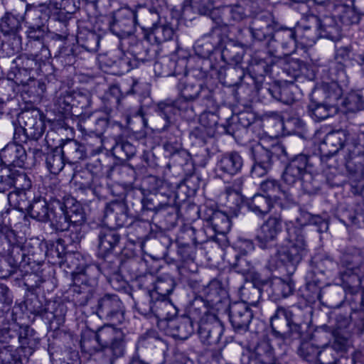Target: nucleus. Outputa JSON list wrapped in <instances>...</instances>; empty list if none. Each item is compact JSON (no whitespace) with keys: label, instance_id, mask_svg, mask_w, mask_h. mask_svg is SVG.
Masks as SVG:
<instances>
[{"label":"nucleus","instance_id":"obj_55","mask_svg":"<svg viewBox=\"0 0 364 364\" xmlns=\"http://www.w3.org/2000/svg\"><path fill=\"white\" fill-rule=\"evenodd\" d=\"M73 115H80L82 114L83 110L89 107L91 105V94L85 91L72 92Z\"/></svg>","mask_w":364,"mask_h":364},{"label":"nucleus","instance_id":"obj_1","mask_svg":"<svg viewBox=\"0 0 364 364\" xmlns=\"http://www.w3.org/2000/svg\"><path fill=\"white\" fill-rule=\"evenodd\" d=\"M43 259V249L38 243L35 246H31L30 243L23 245L16 239L9 243L6 261L10 267L16 272L18 269L25 274L38 277L36 287L46 281L44 269L41 268L44 265Z\"/></svg>","mask_w":364,"mask_h":364},{"label":"nucleus","instance_id":"obj_59","mask_svg":"<svg viewBox=\"0 0 364 364\" xmlns=\"http://www.w3.org/2000/svg\"><path fill=\"white\" fill-rule=\"evenodd\" d=\"M206 301L212 304L220 302L222 299L226 296V291L221 287L218 281H212L203 289Z\"/></svg>","mask_w":364,"mask_h":364},{"label":"nucleus","instance_id":"obj_43","mask_svg":"<svg viewBox=\"0 0 364 364\" xmlns=\"http://www.w3.org/2000/svg\"><path fill=\"white\" fill-rule=\"evenodd\" d=\"M269 288L272 290L271 296L274 300H277L292 294L294 290V284L289 278L287 280L276 278L270 282Z\"/></svg>","mask_w":364,"mask_h":364},{"label":"nucleus","instance_id":"obj_41","mask_svg":"<svg viewBox=\"0 0 364 364\" xmlns=\"http://www.w3.org/2000/svg\"><path fill=\"white\" fill-rule=\"evenodd\" d=\"M143 189L149 193L173 195V187L167 181L155 176H148L143 179Z\"/></svg>","mask_w":364,"mask_h":364},{"label":"nucleus","instance_id":"obj_5","mask_svg":"<svg viewBox=\"0 0 364 364\" xmlns=\"http://www.w3.org/2000/svg\"><path fill=\"white\" fill-rule=\"evenodd\" d=\"M30 311L46 320L50 328L54 331L58 329L65 322L67 312L66 306L62 303L48 302L43 307L37 297L31 299L28 303Z\"/></svg>","mask_w":364,"mask_h":364},{"label":"nucleus","instance_id":"obj_57","mask_svg":"<svg viewBox=\"0 0 364 364\" xmlns=\"http://www.w3.org/2000/svg\"><path fill=\"white\" fill-rule=\"evenodd\" d=\"M213 8L212 0H185L183 12L185 13L190 9L200 15H209L213 13Z\"/></svg>","mask_w":364,"mask_h":364},{"label":"nucleus","instance_id":"obj_36","mask_svg":"<svg viewBox=\"0 0 364 364\" xmlns=\"http://www.w3.org/2000/svg\"><path fill=\"white\" fill-rule=\"evenodd\" d=\"M50 200L48 202L41 196L34 198L31 202L27 213L31 218L42 223L48 222L51 213Z\"/></svg>","mask_w":364,"mask_h":364},{"label":"nucleus","instance_id":"obj_16","mask_svg":"<svg viewBox=\"0 0 364 364\" xmlns=\"http://www.w3.org/2000/svg\"><path fill=\"white\" fill-rule=\"evenodd\" d=\"M275 22L270 14H262L253 18L250 31L254 39L263 41L274 38Z\"/></svg>","mask_w":364,"mask_h":364},{"label":"nucleus","instance_id":"obj_30","mask_svg":"<svg viewBox=\"0 0 364 364\" xmlns=\"http://www.w3.org/2000/svg\"><path fill=\"white\" fill-rule=\"evenodd\" d=\"M53 9L50 2L28 9L25 15L29 23L28 26L48 27L46 23Z\"/></svg>","mask_w":364,"mask_h":364},{"label":"nucleus","instance_id":"obj_11","mask_svg":"<svg viewBox=\"0 0 364 364\" xmlns=\"http://www.w3.org/2000/svg\"><path fill=\"white\" fill-rule=\"evenodd\" d=\"M223 331V323L215 314L207 315L198 326L200 339L208 346L218 344Z\"/></svg>","mask_w":364,"mask_h":364},{"label":"nucleus","instance_id":"obj_42","mask_svg":"<svg viewBox=\"0 0 364 364\" xmlns=\"http://www.w3.org/2000/svg\"><path fill=\"white\" fill-rule=\"evenodd\" d=\"M242 165V159L237 152H231L224 155L218 164L220 171L225 174L231 176L238 173Z\"/></svg>","mask_w":364,"mask_h":364},{"label":"nucleus","instance_id":"obj_10","mask_svg":"<svg viewBox=\"0 0 364 364\" xmlns=\"http://www.w3.org/2000/svg\"><path fill=\"white\" fill-rule=\"evenodd\" d=\"M97 314L100 318L122 323L124 320V306L118 296L106 294L97 301Z\"/></svg>","mask_w":364,"mask_h":364},{"label":"nucleus","instance_id":"obj_12","mask_svg":"<svg viewBox=\"0 0 364 364\" xmlns=\"http://www.w3.org/2000/svg\"><path fill=\"white\" fill-rule=\"evenodd\" d=\"M282 230V219L269 217L260 227L256 236L258 246L262 249H270L276 246L277 236Z\"/></svg>","mask_w":364,"mask_h":364},{"label":"nucleus","instance_id":"obj_58","mask_svg":"<svg viewBox=\"0 0 364 364\" xmlns=\"http://www.w3.org/2000/svg\"><path fill=\"white\" fill-rule=\"evenodd\" d=\"M10 206L21 212H27L31 203L28 201L27 193L23 190H15L7 196Z\"/></svg>","mask_w":364,"mask_h":364},{"label":"nucleus","instance_id":"obj_38","mask_svg":"<svg viewBox=\"0 0 364 364\" xmlns=\"http://www.w3.org/2000/svg\"><path fill=\"white\" fill-rule=\"evenodd\" d=\"M174 34V29L170 23L163 18L160 23L151 27V29L148 31L144 36L149 41H154L157 44H161L164 42L172 39Z\"/></svg>","mask_w":364,"mask_h":364},{"label":"nucleus","instance_id":"obj_49","mask_svg":"<svg viewBox=\"0 0 364 364\" xmlns=\"http://www.w3.org/2000/svg\"><path fill=\"white\" fill-rule=\"evenodd\" d=\"M80 347L84 353L89 355H92L101 350L95 331L90 328H86L82 331L80 339Z\"/></svg>","mask_w":364,"mask_h":364},{"label":"nucleus","instance_id":"obj_4","mask_svg":"<svg viewBox=\"0 0 364 364\" xmlns=\"http://www.w3.org/2000/svg\"><path fill=\"white\" fill-rule=\"evenodd\" d=\"M95 333H96L101 350H105L106 353L111 355L109 358V364H114L117 358L124 355V334L120 329L110 325H105L100 327Z\"/></svg>","mask_w":364,"mask_h":364},{"label":"nucleus","instance_id":"obj_21","mask_svg":"<svg viewBox=\"0 0 364 364\" xmlns=\"http://www.w3.org/2000/svg\"><path fill=\"white\" fill-rule=\"evenodd\" d=\"M336 18L335 14L334 16H324L322 18L317 16H311L319 31L320 36L333 41H338L342 37L341 26Z\"/></svg>","mask_w":364,"mask_h":364},{"label":"nucleus","instance_id":"obj_19","mask_svg":"<svg viewBox=\"0 0 364 364\" xmlns=\"http://www.w3.org/2000/svg\"><path fill=\"white\" fill-rule=\"evenodd\" d=\"M27 154L23 146L17 141L8 144L0 151L1 164L22 168L26 164Z\"/></svg>","mask_w":364,"mask_h":364},{"label":"nucleus","instance_id":"obj_8","mask_svg":"<svg viewBox=\"0 0 364 364\" xmlns=\"http://www.w3.org/2000/svg\"><path fill=\"white\" fill-rule=\"evenodd\" d=\"M293 317L289 309L279 306L270 318L272 334L276 338L285 339L293 331L299 332L301 326L294 322Z\"/></svg>","mask_w":364,"mask_h":364},{"label":"nucleus","instance_id":"obj_52","mask_svg":"<svg viewBox=\"0 0 364 364\" xmlns=\"http://www.w3.org/2000/svg\"><path fill=\"white\" fill-rule=\"evenodd\" d=\"M217 70L208 60H204L200 65L192 68L190 70L188 77H192L196 81H200L203 84L204 80L212 78Z\"/></svg>","mask_w":364,"mask_h":364},{"label":"nucleus","instance_id":"obj_54","mask_svg":"<svg viewBox=\"0 0 364 364\" xmlns=\"http://www.w3.org/2000/svg\"><path fill=\"white\" fill-rule=\"evenodd\" d=\"M188 318H191L192 321H196L198 325L203 320L207 315L213 314L208 312L206 301L202 297H196L190 305Z\"/></svg>","mask_w":364,"mask_h":364},{"label":"nucleus","instance_id":"obj_20","mask_svg":"<svg viewBox=\"0 0 364 364\" xmlns=\"http://www.w3.org/2000/svg\"><path fill=\"white\" fill-rule=\"evenodd\" d=\"M104 218L107 224L114 229L129 224L127 208L125 203L114 200L108 203L105 210Z\"/></svg>","mask_w":364,"mask_h":364},{"label":"nucleus","instance_id":"obj_27","mask_svg":"<svg viewBox=\"0 0 364 364\" xmlns=\"http://www.w3.org/2000/svg\"><path fill=\"white\" fill-rule=\"evenodd\" d=\"M50 205L51 213L48 221L50 223L51 228L57 232L68 230L71 223L61 200L56 198H50Z\"/></svg>","mask_w":364,"mask_h":364},{"label":"nucleus","instance_id":"obj_29","mask_svg":"<svg viewBox=\"0 0 364 364\" xmlns=\"http://www.w3.org/2000/svg\"><path fill=\"white\" fill-rule=\"evenodd\" d=\"M44 256L46 255L50 262L54 264H59L61 266L64 263H67L68 266H74V259H76L75 254L67 252L64 245V241L62 239H58L55 245H52L46 252H44Z\"/></svg>","mask_w":364,"mask_h":364},{"label":"nucleus","instance_id":"obj_15","mask_svg":"<svg viewBox=\"0 0 364 364\" xmlns=\"http://www.w3.org/2000/svg\"><path fill=\"white\" fill-rule=\"evenodd\" d=\"M309 166L310 164L307 155H296L286 165L282 173L283 181L289 186L294 185L299 181L304 173L308 171Z\"/></svg>","mask_w":364,"mask_h":364},{"label":"nucleus","instance_id":"obj_33","mask_svg":"<svg viewBox=\"0 0 364 364\" xmlns=\"http://www.w3.org/2000/svg\"><path fill=\"white\" fill-rule=\"evenodd\" d=\"M136 14L139 25L144 31V35L151 29V27L160 23L163 19L155 8L140 7L134 11Z\"/></svg>","mask_w":364,"mask_h":364},{"label":"nucleus","instance_id":"obj_28","mask_svg":"<svg viewBox=\"0 0 364 364\" xmlns=\"http://www.w3.org/2000/svg\"><path fill=\"white\" fill-rule=\"evenodd\" d=\"M247 48V45L228 38L221 49V58L226 63L237 65L242 62Z\"/></svg>","mask_w":364,"mask_h":364},{"label":"nucleus","instance_id":"obj_2","mask_svg":"<svg viewBox=\"0 0 364 364\" xmlns=\"http://www.w3.org/2000/svg\"><path fill=\"white\" fill-rule=\"evenodd\" d=\"M164 122H159L161 132H166L167 140L164 144V149L173 162L183 168L187 175L194 173L195 167L190 154L183 148L182 132L176 124H172L173 109L171 107L161 108Z\"/></svg>","mask_w":364,"mask_h":364},{"label":"nucleus","instance_id":"obj_62","mask_svg":"<svg viewBox=\"0 0 364 364\" xmlns=\"http://www.w3.org/2000/svg\"><path fill=\"white\" fill-rule=\"evenodd\" d=\"M21 27L20 19L11 13H6L0 23L1 31L5 34L14 35Z\"/></svg>","mask_w":364,"mask_h":364},{"label":"nucleus","instance_id":"obj_60","mask_svg":"<svg viewBox=\"0 0 364 364\" xmlns=\"http://www.w3.org/2000/svg\"><path fill=\"white\" fill-rule=\"evenodd\" d=\"M208 42L211 48L222 49L226 41L228 39L226 35L223 33L222 29L218 26L213 27L210 32L204 34L202 37Z\"/></svg>","mask_w":364,"mask_h":364},{"label":"nucleus","instance_id":"obj_45","mask_svg":"<svg viewBox=\"0 0 364 364\" xmlns=\"http://www.w3.org/2000/svg\"><path fill=\"white\" fill-rule=\"evenodd\" d=\"M100 41V36L95 31L82 29L77 34V43L90 52H95L97 50Z\"/></svg>","mask_w":364,"mask_h":364},{"label":"nucleus","instance_id":"obj_23","mask_svg":"<svg viewBox=\"0 0 364 364\" xmlns=\"http://www.w3.org/2000/svg\"><path fill=\"white\" fill-rule=\"evenodd\" d=\"M348 139L346 130H337L326 134L319 145V150L323 156H332L343 148Z\"/></svg>","mask_w":364,"mask_h":364},{"label":"nucleus","instance_id":"obj_64","mask_svg":"<svg viewBox=\"0 0 364 364\" xmlns=\"http://www.w3.org/2000/svg\"><path fill=\"white\" fill-rule=\"evenodd\" d=\"M240 295L243 299L242 303L256 306L260 300L262 291L260 289L246 284L240 288Z\"/></svg>","mask_w":364,"mask_h":364},{"label":"nucleus","instance_id":"obj_22","mask_svg":"<svg viewBox=\"0 0 364 364\" xmlns=\"http://www.w3.org/2000/svg\"><path fill=\"white\" fill-rule=\"evenodd\" d=\"M311 95L316 100H320L329 105H333L339 110L338 102L343 95L342 89L336 82L323 83L314 89Z\"/></svg>","mask_w":364,"mask_h":364},{"label":"nucleus","instance_id":"obj_9","mask_svg":"<svg viewBox=\"0 0 364 364\" xmlns=\"http://www.w3.org/2000/svg\"><path fill=\"white\" fill-rule=\"evenodd\" d=\"M138 23L136 14L129 8L124 7L118 9L112 14L109 22L110 31L119 38L131 36Z\"/></svg>","mask_w":364,"mask_h":364},{"label":"nucleus","instance_id":"obj_26","mask_svg":"<svg viewBox=\"0 0 364 364\" xmlns=\"http://www.w3.org/2000/svg\"><path fill=\"white\" fill-rule=\"evenodd\" d=\"M120 240L121 235L114 228H100L97 232L98 256L105 257L110 255Z\"/></svg>","mask_w":364,"mask_h":364},{"label":"nucleus","instance_id":"obj_17","mask_svg":"<svg viewBox=\"0 0 364 364\" xmlns=\"http://www.w3.org/2000/svg\"><path fill=\"white\" fill-rule=\"evenodd\" d=\"M230 322L235 331H246L253 317L252 312L245 303L235 302L229 306Z\"/></svg>","mask_w":364,"mask_h":364},{"label":"nucleus","instance_id":"obj_40","mask_svg":"<svg viewBox=\"0 0 364 364\" xmlns=\"http://www.w3.org/2000/svg\"><path fill=\"white\" fill-rule=\"evenodd\" d=\"M246 250L241 253L237 252L235 250L229 251L226 253L225 257L229 264L237 272L242 274H246L250 272L252 269V264L249 259Z\"/></svg>","mask_w":364,"mask_h":364},{"label":"nucleus","instance_id":"obj_51","mask_svg":"<svg viewBox=\"0 0 364 364\" xmlns=\"http://www.w3.org/2000/svg\"><path fill=\"white\" fill-rule=\"evenodd\" d=\"M334 13L339 21L344 25L356 24L360 21V14H358L354 6L353 8L340 4L335 7Z\"/></svg>","mask_w":364,"mask_h":364},{"label":"nucleus","instance_id":"obj_44","mask_svg":"<svg viewBox=\"0 0 364 364\" xmlns=\"http://www.w3.org/2000/svg\"><path fill=\"white\" fill-rule=\"evenodd\" d=\"M65 162L67 161L60 146H57L46 154V166L53 174L59 173L63 170Z\"/></svg>","mask_w":364,"mask_h":364},{"label":"nucleus","instance_id":"obj_32","mask_svg":"<svg viewBox=\"0 0 364 364\" xmlns=\"http://www.w3.org/2000/svg\"><path fill=\"white\" fill-rule=\"evenodd\" d=\"M61 201L71 224L80 226L85 223V213L78 201L70 196L63 197Z\"/></svg>","mask_w":364,"mask_h":364},{"label":"nucleus","instance_id":"obj_35","mask_svg":"<svg viewBox=\"0 0 364 364\" xmlns=\"http://www.w3.org/2000/svg\"><path fill=\"white\" fill-rule=\"evenodd\" d=\"M338 112V110L333 105H329L320 100H316L312 95H311V102L308 105V112L315 121L324 120L336 114Z\"/></svg>","mask_w":364,"mask_h":364},{"label":"nucleus","instance_id":"obj_46","mask_svg":"<svg viewBox=\"0 0 364 364\" xmlns=\"http://www.w3.org/2000/svg\"><path fill=\"white\" fill-rule=\"evenodd\" d=\"M272 199L269 196L262 194H255L247 202L249 210L259 215L267 214L272 208Z\"/></svg>","mask_w":364,"mask_h":364},{"label":"nucleus","instance_id":"obj_47","mask_svg":"<svg viewBox=\"0 0 364 364\" xmlns=\"http://www.w3.org/2000/svg\"><path fill=\"white\" fill-rule=\"evenodd\" d=\"M267 90L272 97L284 104H291L294 101L292 85H282L279 82H274Z\"/></svg>","mask_w":364,"mask_h":364},{"label":"nucleus","instance_id":"obj_37","mask_svg":"<svg viewBox=\"0 0 364 364\" xmlns=\"http://www.w3.org/2000/svg\"><path fill=\"white\" fill-rule=\"evenodd\" d=\"M178 88L180 90L181 97L186 100H196L201 92L208 91L204 89L203 83L196 81L192 77L183 76L180 79Z\"/></svg>","mask_w":364,"mask_h":364},{"label":"nucleus","instance_id":"obj_18","mask_svg":"<svg viewBox=\"0 0 364 364\" xmlns=\"http://www.w3.org/2000/svg\"><path fill=\"white\" fill-rule=\"evenodd\" d=\"M73 284L70 291L73 292V300L76 305L85 306L93 297L94 286L88 284L85 279V274L73 273Z\"/></svg>","mask_w":364,"mask_h":364},{"label":"nucleus","instance_id":"obj_25","mask_svg":"<svg viewBox=\"0 0 364 364\" xmlns=\"http://www.w3.org/2000/svg\"><path fill=\"white\" fill-rule=\"evenodd\" d=\"M275 358L274 349L269 342L265 340L259 341L253 348L248 349L247 358L248 363H245V356H243L242 364H267L273 361Z\"/></svg>","mask_w":364,"mask_h":364},{"label":"nucleus","instance_id":"obj_3","mask_svg":"<svg viewBox=\"0 0 364 364\" xmlns=\"http://www.w3.org/2000/svg\"><path fill=\"white\" fill-rule=\"evenodd\" d=\"M287 233V244L277 251V255L283 264L295 267L306 251V240L302 230L299 228H288Z\"/></svg>","mask_w":364,"mask_h":364},{"label":"nucleus","instance_id":"obj_34","mask_svg":"<svg viewBox=\"0 0 364 364\" xmlns=\"http://www.w3.org/2000/svg\"><path fill=\"white\" fill-rule=\"evenodd\" d=\"M275 65L282 68L284 81L291 83L299 76L302 68L305 66L302 61L294 58H278Z\"/></svg>","mask_w":364,"mask_h":364},{"label":"nucleus","instance_id":"obj_24","mask_svg":"<svg viewBox=\"0 0 364 364\" xmlns=\"http://www.w3.org/2000/svg\"><path fill=\"white\" fill-rule=\"evenodd\" d=\"M252 154L255 163L269 167L274 156L279 157L281 154L287 156L284 147L279 144H272L269 148L262 144H257L252 148Z\"/></svg>","mask_w":364,"mask_h":364},{"label":"nucleus","instance_id":"obj_6","mask_svg":"<svg viewBox=\"0 0 364 364\" xmlns=\"http://www.w3.org/2000/svg\"><path fill=\"white\" fill-rule=\"evenodd\" d=\"M23 126L16 129L14 140L26 142L27 139L37 141L45 130V123L38 110L23 112L22 114Z\"/></svg>","mask_w":364,"mask_h":364},{"label":"nucleus","instance_id":"obj_56","mask_svg":"<svg viewBox=\"0 0 364 364\" xmlns=\"http://www.w3.org/2000/svg\"><path fill=\"white\" fill-rule=\"evenodd\" d=\"M25 50L40 60H46L50 57V52L46 41H28Z\"/></svg>","mask_w":364,"mask_h":364},{"label":"nucleus","instance_id":"obj_31","mask_svg":"<svg viewBox=\"0 0 364 364\" xmlns=\"http://www.w3.org/2000/svg\"><path fill=\"white\" fill-rule=\"evenodd\" d=\"M190 100H186L182 97L181 99H178L173 102H161L159 103L157 106L159 122H164L161 109L163 107H171L173 109L172 124H176L175 115L178 111L182 112L184 114V117L188 119H193L196 116V112H195L192 104L188 102Z\"/></svg>","mask_w":364,"mask_h":364},{"label":"nucleus","instance_id":"obj_13","mask_svg":"<svg viewBox=\"0 0 364 364\" xmlns=\"http://www.w3.org/2000/svg\"><path fill=\"white\" fill-rule=\"evenodd\" d=\"M135 196H137V200L142 204L141 213L144 214L146 211H150L154 215L159 214L175 196L163 193H148L146 196L141 198L139 192L131 191L127 193L124 200L127 203H132V199L134 198Z\"/></svg>","mask_w":364,"mask_h":364},{"label":"nucleus","instance_id":"obj_7","mask_svg":"<svg viewBox=\"0 0 364 364\" xmlns=\"http://www.w3.org/2000/svg\"><path fill=\"white\" fill-rule=\"evenodd\" d=\"M201 218L207 223L204 233H210L205 238H200L199 242L203 243L208 240L213 238L215 234L225 235L229 232L231 227V222L227 214L223 211L215 210L210 208H205L200 211Z\"/></svg>","mask_w":364,"mask_h":364},{"label":"nucleus","instance_id":"obj_48","mask_svg":"<svg viewBox=\"0 0 364 364\" xmlns=\"http://www.w3.org/2000/svg\"><path fill=\"white\" fill-rule=\"evenodd\" d=\"M191 318L186 316L171 321L170 327L174 331L173 336L179 339H186L193 331Z\"/></svg>","mask_w":364,"mask_h":364},{"label":"nucleus","instance_id":"obj_63","mask_svg":"<svg viewBox=\"0 0 364 364\" xmlns=\"http://www.w3.org/2000/svg\"><path fill=\"white\" fill-rule=\"evenodd\" d=\"M170 203H168L163 210L159 213L161 217L164 218V223L167 227H173L177 222L178 207L176 205V198L173 196Z\"/></svg>","mask_w":364,"mask_h":364},{"label":"nucleus","instance_id":"obj_53","mask_svg":"<svg viewBox=\"0 0 364 364\" xmlns=\"http://www.w3.org/2000/svg\"><path fill=\"white\" fill-rule=\"evenodd\" d=\"M112 65L118 69V72L121 74L127 73L137 66V60L130 53H124L119 50L117 55L113 56Z\"/></svg>","mask_w":364,"mask_h":364},{"label":"nucleus","instance_id":"obj_14","mask_svg":"<svg viewBox=\"0 0 364 364\" xmlns=\"http://www.w3.org/2000/svg\"><path fill=\"white\" fill-rule=\"evenodd\" d=\"M139 285L140 288H144L147 291L151 299L158 297L168 299V296L173 290L174 282L170 278H159L154 282V277L149 275L141 278Z\"/></svg>","mask_w":364,"mask_h":364},{"label":"nucleus","instance_id":"obj_39","mask_svg":"<svg viewBox=\"0 0 364 364\" xmlns=\"http://www.w3.org/2000/svg\"><path fill=\"white\" fill-rule=\"evenodd\" d=\"M64 157L68 164H76L87 157V151L84 145L75 140H68L61 146Z\"/></svg>","mask_w":364,"mask_h":364},{"label":"nucleus","instance_id":"obj_50","mask_svg":"<svg viewBox=\"0 0 364 364\" xmlns=\"http://www.w3.org/2000/svg\"><path fill=\"white\" fill-rule=\"evenodd\" d=\"M72 92L65 90L56 92L54 98L55 109L62 114H73Z\"/></svg>","mask_w":364,"mask_h":364},{"label":"nucleus","instance_id":"obj_61","mask_svg":"<svg viewBox=\"0 0 364 364\" xmlns=\"http://www.w3.org/2000/svg\"><path fill=\"white\" fill-rule=\"evenodd\" d=\"M322 351L310 342L302 343L299 349V355L305 360L309 363L317 364L319 363L318 356Z\"/></svg>","mask_w":364,"mask_h":364}]
</instances>
